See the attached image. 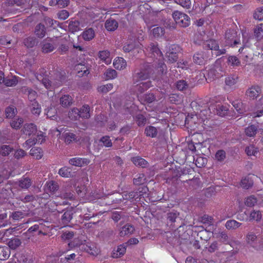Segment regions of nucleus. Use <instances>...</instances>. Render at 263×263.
<instances>
[{
    "instance_id": "obj_1",
    "label": "nucleus",
    "mask_w": 263,
    "mask_h": 263,
    "mask_svg": "<svg viewBox=\"0 0 263 263\" xmlns=\"http://www.w3.org/2000/svg\"><path fill=\"white\" fill-rule=\"evenodd\" d=\"M154 72V66L148 63L140 64L139 67L135 69L133 73V82L134 84L149 79Z\"/></svg>"
},
{
    "instance_id": "obj_2",
    "label": "nucleus",
    "mask_w": 263,
    "mask_h": 263,
    "mask_svg": "<svg viewBox=\"0 0 263 263\" xmlns=\"http://www.w3.org/2000/svg\"><path fill=\"white\" fill-rule=\"evenodd\" d=\"M172 16L176 22L181 27H186L190 24V18L185 13L179 11H175Z\"/></svg>"
},
{
    "instance_id": "obj_3",
    "label": "nucleus",
    "mask_w": 263,
    "mask_h": 263,
    "mask_svg": "<svg viewBox=\"0 0 263 263\" xmlns=\"http://www.w3.org/2000/svg\"><path fill=\"white\" fill-rule=\"evenodd\" d=\"M236 32L233 30H227L225 33L226 44L227 46H235L239 43L237 40L234 39Z\"/></svg>"
},
{
    "instance_id": "obj_4",
    "label": "nucleus",
    "mask_w": 263,
    "mask_h": 263,
    "mask_svg": "<svg viewBox=\"0 0 263 263\" xmlns=\"http://www.w3.org/2000/svg\"><path fill=\"white\" fill-rule=\"evenodd\" d=\"M41 46L42 51L44 53L51 52L55 48L51 39L44 40L41 43Z\"/></svg>"
},
{
    "instance_id": "obj_5",
    "label": "nucleus",
    "mask_w": 263,
    "mask_h": 263,
    "mask_svg": "<svg viewBox=\"0 0 263 263\" xmlns=\"http://www.w3.org/2000/svg\"><path fill=\"white\" fill-rule=\"evenodd\" d=\"M23 134L29 136H33L37 133V127L33 123L25 124L22 129Z\"/></svg>"
},
{
    "instance_id": "obj_6",
    "label": "nucleus",
    "mask_w": 263,
    "mask_h": 263,
    "mask_svg": "<svg viewBox=\"0 0 263 263\" xmlns=\"http://www.w3.org/2000/svg\"><path fill=\"white\" fill-rule=\"evenodd\" d=\"M208 52L201 51L196 53L193 57L194 62L197 64L201 65L204 63V62L208 58L207 55Z\"/></svg>"
},
{
    "instance_id": "obj_7",
    "label": "nucleus",
    "mask_w": 263,
    "mask_h": 263,
    "mask_svg": "<svg viewBox=\"0 0 263 263\" xmlns=\"http://www.w3.org/2000/svg\"><path fill=\"white\" fill-rule=\"evenodd\" d=\"M65 80V76L61 72L57 71L52 79L53 87H57L62 85Z\"/></svg>"
},
{
    "instance_id": "obj_8",
    "label": "nucleus",
    "mask_w": 263,
    "mask_h": 263,
    "mask_svg": "<svg viewBox=\"0 0 263 263\" xmlns=\"http://www.w3.org/2000/svg\"><path fill=\"white\" fill-rule=\"evenodd\" d=\"M261 92L260 88L258 86H252L246 91V95L251 99H255Z\"/></svg>"
},
{
    "instance_id": "obj_9",
    "label": "nucleus",
    "mask_w": 263,
    "mask_h": 263,
    "mask_svg": "<svg viewBox=\"0 0 263 263\" xmlns=\"http://www.w3.org/2000/svg\"><path fill=\"white\" fill-rule=\"evenodd\" d=\"M89 161L85 158H73L69 160V163L72 165L81 167L88 164Z\"/></svg>"
},
{
    "instance_id": "obj_10",
    "label": "nucleus",
    "mask_w": 263,
    "mask_h": 263,
    "mask_svg": "<svg viewBox=\"0 0 263 263\" xmlns=\"http://www.w3.org/2000/svg\"><path fill=\"white\" fill-rule=\"evenodd\" d=\"M34 34L39 38L44 37L46 34V29L45 25L42 23L38 24L35 27Z\"/></svg>"
},
{
    "instance_id": "obj_11",
    "label": "nucleus",
    "mask_w": 263,
    "mask_h": 263,
    "mask_svg": "<svg viewBox=\"0 0 263 263\" xmlns=\"http://www.w3.org/2000/svg\"><path fill=\"white\" fill-rule=\"evenodd\" d=\"M62 136L64 138V141L67 144H69L72 142H78V136L72 133H64Z\"/></svg>"
},
{
    "instance_id": "obj_12",
    "label": "nucleus",
    "mask_w": 263,
    "mask_h": 263,
    "mask_svg": "<svg viewBox=\"0 0 263 263\" xmlns=\"http://www.w3.org/2000/svg\"><path fill=\"white\" fill-rule=\"evenodd\" d=\"M73 99L71 97L68 95H65L62 96L60 99V103L62 107L67 108L72 105Z\"/></svg>"
},
{
    "instance_id": "obj_13",
    "label": "nucleus",
    "mask_w": 263,
    "mask_h": 263,
    "mask_svg": "<svg viewBox=\"0 0 263 263\" xmlns=\"http://www.w3.org/2000/svg\"><path fill=\"white\" fill-rule=\"evenodd\" d=\"M126 250V246L124 244L120 245L118 247L117 250H114L111 256L113 258L120 257L125 254Z\"/></svg>"
},
{
    "instance_id": "obj_14",
    "label": "nucleus",
    "mask_w": 263,
    "mask_h": 263,
    "mask_svg": "<svg viewBox=\"0 0 263 263\" xmlns=\"http://www.w3.org/2000/svg\"><path fill=\"white\" fill-rule=\"evenodd\" d=\"M139 99L143 104L151 103L156 100V97L153 93H149L141 96Z\"/></svg>"
},
{
    "instance_id": "obj_15",
    "label": "nucleus",
    "mask_w": 263,
    "mask_h": 263,
    "mask_svg": "<svg viewBox=\"0 0 263 263\" xmlns=\"http://www.w3.org/2000/svg\"><path fill=\"white\" fill-rule=\"evenodd\" d=\"M23 43L25 47L28 48H31L35 46L37 44V42L35 37L33 36H28L23 40Z\"/></svg>"
},
{
    "instance_id": "obj_16",
    "label": "nucleus",
    "mask_w": 263,
    "mask_h": 263,
    "mask_svg": "<svg viewBox=\"0 0 263 263\" xmlns=\"http://www.w3.org/2000/svg\"><path fill=\"white\" fill-rule=\"evenodd\" d=\"M148 49L154 57H162V53L158 47L157 44L153 43H151L148 46Z\"/></svg>"
},
{
    "instance_id": "obj_17",
    "label": "nucleus",
    "mask_w": 263,
    "mask_h": 263,
    "mask_svg": "<svg viewBox=\"0 0 263 263\" xmlns=\"http://www.w3.org/2000/svg\"><path fill=\"white\" fill-rule=\"evenodd\" d=\"M114 66L117 69H123L126 66V62L122 58H117L114 62Z\"/></svg>"
},
{
    "instance_id": "obj_18",
    "label": "nucleus",
    "mask_w": 263,
    "mask_h": 263,
    "mask_svg": "<svg viewBox=\"0 0 263 263\" xmlns=\"http://www.w3.org/2000/svg\"><path fill=\"white\" fill-rule=\"evenodd\" d=\"M18 186L23 189H28L31 185L32 182L29 177H24L20 180L18 182Z\"/></svg>"
},
{
    "instance_id": "obj_19",
    "label": "nucleus",
    "mask_w": 263,
    "mask_h": 263,
    "mask_svg": "<svg viewBox=\"0 0 263 263\" xmlns=\"http://www.w3.org/2000/svg\"><path fill=\"white\" fill-rule=\"evenodd\" d=\"M105 26L108 31H112L118 28V23L115 20L109 19L106 21Z\"/></svg>"
},
{
    "instance_id": "obj_20",
    "label": "nucleus",
    "mask_w": 263,
    "mask_h": 263,
    "mask_svg": "<svg viewBox=\"0 0 263 263\" xmlns=\"http://www.w3.org/2000/svg\"><path fill=\"white\" fill-rule=\"evenodd\" d=\"M144 134L147 137L155 138L158 134V129L154 126H148L145 129Z\"/></svg>"
},
{
    "instance_id": "obj_21",
    "label": "nucleus",
    "mask_w": 263,
    "mask_h": 263,
    "mask_svg": "<svg viewBox=\"0 0 263 263\" xmlns=\"http://www.w3.org/2000/svg\"><path fill=\"white\" fill-rule=\"evenodd\" d=\"M30 154L36 159H40L43 156V151L40 147H32L30 151Z\"/></svg>"
},
{
    "instance_id": "obj_22",
    "label": "nucleus",
    "mask_w": 263,
    "mask_h": 263,
    "mask_svg": "<svg viewBox=\"0 0 263 263\" xmlns=\"http://www.w3.org/2000/svg\"><path fill=\"white\" fill-rule=\"evenodd\" d=\"M82 249L92 255H96L98 254V249L93 244H84Z\"/></svg>"
},
{
    "instance_id": "obj_23",
    "label": "nucleus",
    "mask_w": 263,
    "mask_h": 263,
    "mask_svg": "<svg viewBox=\"0 0 263 263\" xmlns=\"http://www.w3.org/2000/svg\"><path fill=\"white\" fill-rule=\"evenodd\" d=\"M134 230L135 228L133 226L129 224H126L122 228L120 232V235L121 236H124L126 235L131 234L133 233Z\"/></svg>"
},
{
    "instance_id": "obj_24",
    "label": "nucleus",
    "mask_w": 263,
    "mask_h": 263,
    "mask_svg": "<svg viewBox=\"0 0 263 263\" xmlns=\"http://www.w3.org/2000/svg\"><path fill=\"white\" fill-rule=\"evenodd\" d=\"M80 111V118L88 119L90 117V107L88 105H83L80 109H79Z\"/></svg>"
},
{
    "instance_id": "obj_25",
    "label": "nucleus",
    "mask_w": 263,
    "mask_h": 263,
    "mask_svg": "<svg viewBox=\"0 0 263 263\" xmlns=\"http://www.w3.org/2000/svg\"><path fill=\"white\" fill-rule=\"evenodd\" d=\"M73 212L72 210H68L65 211L63 215L61 220L64 224H68L72 219Z\"/></svg>"
},
{
    "instance_id": "obj_26",
    "label": "nucleus",
    "mask_w": 263,
    "mask_h": 263,
    "mask_svg": "<svg viewBox=\"0 0 263 263\" xmlns=\"http://www.w3.org/2000/svg\"><path fill=\"white\" fill-rule=\"evenodd\" d=\"M132 162L136 166H141V167H146L148 166V162L144 159L140 157H133L132 159Z\"/></svg>"
},
{
    "instance_id": "obj_27",
    "label": "nucleus",
    "mask_w": 263,
    "mask_h": 263,
    "mask_svg": "<svg viewBox=\"0 0 263 263\" xmlns=\"http://www.w3.org/2000/svg\"><path fill=\"white\" fill-rule=\"evenodd\" d=\"M10 254V250L8 247L0 246V259L6 260L8 259Z\"/></svg>"
},
{
    "instance_id": "obj_28",
    "label": "nucleus",
    "mask_w": 263,
    "mask_h": 263,
    "mask_svg": "<svg viewBox=\"0 0 263 263\" xmlns=\"http://www.w3.org/2000/svg\"><path fill=\"white\" fill-rule=\"evenodd\" d=\"M208 75L213 77L214 79L218 78L223 76V73L220 67L215 66L214 68L209 71Z\"/></svg>"
},
{
    "instance_id": "obj_29",
    "label": "nucleus",
    "mask_w": 263,
    "mask_h": 263,
    "mask_svg": "<svg viewBox=\"0 0 263 263\" xmlns=\"http://www.w3.org/2000/svg\"><path fill=\"white\" fill-rule=\"evenodd\" d=\"M44 21L47 26H48L50 27H53V28H55V27L57 26L61 28H62V23H60L59 22L55 20H53V19L50 17H45L44 18Z\"/></svg>"
},
{
    "instance_id": "obj_30",
    "label": "nucleus",
    "mask_w": 263,
    "mask_h": 263,
    "mask_svg": "<svg viewBox=\"0 0 263 263\" xmlns=\"http://www.w3.org/2000/svg\"><path fill=\"white\" fill-rule=\"evenodd\" d=\"M156 68L158 72L161 75H163L166 73L167 67L163 60H159L158 61Z\"/></svg>"
},
{
    "instance_id": "obj_31",
    "label": "nucleus",
    "mask_w": 263,
    "mask_h": 263,
    "mask_svg": "<svg viewBox=\"0 0 263 263\" xmlns=\"http://www.w3.org/2000/svg\"><path fill=\"white\" fill-rule=\"evenodd\" d=\"M22 243L21 239L18 238H13L10 239L8 242L9 248L15 250Z\"/></svg>"
},
{
    "instance_id": "obj_32",
    "label": "nucleus",
    "mask_w": 263,
    "mask_h": 263,
    "mask_svg": "<svg viewBox=\"0 0 263 263\" xmlns=\"http://www.w3.org/2000/svg\"><path fill=\"white\" fill-rule=\"evenodd\" d=\"M216 112L218 115L221 117L225 116L228 114V109L227 107L221 104H218L216 106Z\"/></svg>"
},
{
    "instance_id": "obj_33",
    "label": "nucleus",
    "mask_w": 263,
    "mask_h": 263,
    "mask_svg": "<svg viewBox=\"0 0 263 263\" xmlns=\"http://www.w3.org/2000/svg\"><path fill=\"white\" fill-rule=\"evenodd\" d=\"M80 22L78 21H70L68 25V30L74 33L80 30Z\"/></svg>"
},
{
    "instance_id": "obj_34",
    "label": "nucleus",
    "mask_w": 263,
    "mask_h": 263,
    "mask_svg": "<svg viewBox=\"0 0 263 263\" xmlns=\"http://www.w3.org/2000/svg\"><path fill=\"white\" fill-rule=\"evenodd\" d=\"M82 36L85 40L90 41L94 37L95 31L92 28H88L83 32Z\"/></svg>"
},
{
    "instance_id": "obj_35",
    "label": "nucleus",
    "mask_w": 263,
    "mask_h": 263,
    "mask_svg": "<svg viewBox=\"0 0 263 263\" xmlns=\"http://www.w3.org/2000/svg\"><path fill=\"white\" fill-rule=\"evenodd\" d=\"M59 174L64 177H71L72 175L71 174V169L68 167H63L59 171Z\"/></svg>"
},
{
    "instance_id": "obj_36",
    "label": "nucleus",
    "mask_w": 263,
    "mask_h": 263,
    "mask_svg": "<svg viewBox=\"0 0 263 263\" xmlns=\"http://www.w3.org/2000/svg\"><path fill=\"white\" fill-rule=\"evenodd\" d=\"M80 111L77 108H72L68 112L69 118L72 120H77L80 118Z\"/></svg>"
},
{
    "instance_id": "obj_37",
    "label": "nucleus",
    "mask_w": 263,
    "mask_h": 263,
    "mask_svg": "<svg viewBox=\"0 0 263 263\" xmlns=\"http://www.w3.org/2000/svg\"><path fill=\"white\" fill-rule=\"evenodd\" d=\"M241 224V223H239L235 220H230L226 222L225 226L227 229L230 230L236 229L239 228Z\"/></svg>"
},
{
    "instance_id": "obj_38",
    "label": "nucleus",
    "mask_w": 263,
    "mask_h": 263,
    "mask_svg": "<svg viewBox=\"0 0 263 263\" xmlns=\"http://www.w3.org/2000/svg\"><path fill=\"white\" fill-rule=\"evenodd\" d=\"M204 47L211 50H216L218 49L219 45L215 40H210L205 43Z\"/></svg>"
},
{
    "instance_id": "obj_39",
    "label": "nucleus",
    "mask_w": 263,
    "mask_h": 263,
    "mask_svg": "<svg viewBox=\"0 0 263 263\" xmlns=\"http://www.w3.org/2000/svg\"><path fill=\"white\" fill-rule=\"evenodd\" d=\"M78 142L87 148L90 146L91 144L90 137L86 135L78 137Z\"/></svg>"
},
{
    "instance_id": "obj_40",
    "label": "nucleus",
    "mask_w": 263,
    "mask_h": 263,
    "mask_svg": "<svg viewBox=\"0 0 263 263\" xmlns=\"http://www.w3.org/2000/svg\"><path fill=\"white\" fill-rule=\"evenodd\" d=\"M12 151L13 148L10 145H3L0 147V154L3 156H8Z\"/></svg>"
},
{
    "instance_id": "obj_41",
    "label": "nucleus",
    "mask_w": 263,
    "mask_h": 263,
    "mask_svg": "<svg viewBox=\"0 0 263 263\" xmlns=\"http://www.w3.org/2000/svg\"><path fill=\"white\" fill-rule=\"evenodd\" d=\"M166 54L168 58V60L172 63L176 62L178 59V55L177 52L171 51V50H170L169 51H167Z\"/></svg>"
},
{
    "instance_id": "obj_42",
    "label": "nucleus",
    "mask_w": 263,
    "mask_h": 263,
    "mask_svg": "<svg viewBox=\"0 0 263 263\" xmlns=\"http://www.w3.org/2000/svg\"><path fill=\"white\" fill-rule=\"evenodd\" d=\"M253 184V181L249 178H245L241 181V186L245 189H248L252 187Z\"/></svg>"
},
{
    "instance_id": "obj_43",
    "label": "nucleus",
    "mask_w": 263,
    "mask_h": 263,
    "mask_svg": "<svg viewBox=\"0 0 263 263\" xmlns=\"http://www.w3.org/2000/svg\"><path fill=\"white\" fill-rule=\"evenodd\" d=\"M96 121L98 126H103L107 122V117L103 114H99L96 117Z\"/></svg>"
},
{
    "instance_id": "obj_44",
    "label": "nucleus",
    "mask_w": 263,
    "mask_h": 263,
    "mask_svg": "<svg viewBox=\"0 0 263 263\" xmlns=\"http://www.w3.org/2000/svg\"><path fill=\"white\" fill-rule=\"evenodd\" d=\"M257 130V127L255 125H252L246 128L245 133L248 136L253 137L256 135Z\"/></svg>"
},
{
    "instance_id": "obj_45",
    "label": "nucleus",
    "mask_w": 263,
    "mask_h": 263,
    "mask_svg": "<svg viewBox=\"0 0 263 263\" xmlns=\"http://www.w3.org/2000/svg\"><path fill=\"white\" fill-rule=\"evenodd\" d=\"M178 213L173 212L168 213L167 214V219L168 220V222H170L171 225H172L173 223L176 222V219L178 218Z\"/></svg>"
},
{
    "instance_id": "obj_46",
    "label": "nucleus",
    "mask_w": 263,
    "mask_h": 263,
    "mask_svg": "<svg viewBox=\"0 0 263 263\" xmlns=\"http://www.w3.org/2000/svg\"><path fill=\"white\" fill-rule=\"evenodd\" d=\"M233 105L236 110L239 114H243L245 111V109L243 108V104L240 101H235L233 102Z\"/></svg>"
},
{
    "instance_id": "obj_47",
    "label": "nucleus",
    "mask_w": 263,
    "mask_h": 263,
    "mask_svg": "<svg viewBox=\"0 0 263 263\" xmlns=\"http://www.w3.org/2000/svg\"><path fill=\"white\" fill-rule=\"evenodd\" d=\"M237 81V77L235 76H229L226 78V84L229 86L235 85Z\"/></svg>"
},
{
    "instance_id": "obj_48",
    "label": "nucleus",
    "mask_w": 263,
    "mask_h": 263,
    "mask_svg": "<svg viewBox=\"0 0 263 263\" xmlns=\"http://www.w3.org/2000/svg\"><path fill=\"white\" fill-rule=\"evenodd\" d=\"M197 120L198 118L196 115H188L185 119V124H187L190 127H192L193 125L196 123Z\"/></svg>"
},
{
    "instance_id": "obj_49",
    "label": "nucleus",
    "mask_w": 263,
    "mask_h": 263,
    "mask_svg": "<svg viewBox=\"0 0 263 263\" xmlns=\"http://www.w3.org/2000/svg\"><path fill=\"white\" fill-rule=\"evenodd\" d=\"M152 34L155 37H159L163 35L164 33V29L163 27H157L152 30Z\"/></svg>"
},
{
    "instance_id": "obj_50",
    "label": "nucleus",
    "mask_w": 263,
    "mask_h": 263,
    "mask_svg": "<svg viewBox=\"0 0 263 263\" xmlns=\"http://www.w3.org/2000/svg\"><path fill=\"white\" fill-rule=\"evenodd\" d=\"M106 79H112L117 77V72L113 69H108L105 72Z\"/></svg>"
},
{
    "instance_id": "obj_51",
    "label": "nucleus",
    "mask_w": 263,
    "mask_h": 263,
    "mask_svg": "<svg viewBox=\"0 0 263 263\" xmlns=\"http://www.w3.org/2000/svg\"><path fill=\"white\" fill-rule=\"evenodd\" d=\"M3 83L7 86L11 87L15 86L17 83V80L15 77H13L12 79H4Z\"/></svg>"
},
{
    "instance_id": "obj_52",
    "label": "nucleus",
    "mask_w": 263,
    "mask_h": 263,
    "mask_svg": "<svg viewBox=\"0 0 263 263\" xmlns=\"http://www.w3.org/2000/svg\"><path fill=\"white\" fill-rule=\"evenodd\" d=\"M176 2L185 9H192V5L191 0H177Z\"/></svg>"
},
{
    "instance_id": "obj_53",
    "label": "nucleus",
    "mask_w": 263,
    "mask_h": 263,
    "mask_svg": "<svg viewBox=\"0 0 263 263\" xmlns=\"http://www.w3.org/2000/svg\"><path fill=\"white\" fill-rule=\"evenodd\" d=\"M257 202V199L254 196L252 195L246 198L245 204L249 207L253 206Z\"/></svg>"
},
{
    "instance_id": "obj_54",
    "label": "nucleus",
    "mask_w": 263,
    "mask_h": 263,
    "mask_svg": "<svg viewBox=\"0 0 263 263\" xmlns=\"http://www.w3.org/2000/svg\"><path fill=\"white\" fill-rule=\"evenodd\" d=\"M149 84L148 82H142L137 85V91L140 93L144 92L148 87Z\"/></svg>"
},
{
    "instance_id": "obj_55",
    "label": "nucleus",
    "mask_w": 263,
    "mask_h": 263,
    "mask_svg": "<svg viewBox=\"0 0 263 263\" xmlns=\"http://www.w3.org/2000/svg\"><path fill=\"white\" fill-rule=\"evenodd\" d=\"M23 122V120L22 118H18L12 120L10 123L11 126L13 128L18 129L21 127L22 124Z\"/></svg>"
},
{
    "instance_id": "obj_56",
    "label": "nucleus",
    "mask_w": 263,
    "mask_h": 263,
    "mask_svg": "<svg viewBox=\"0 0 263 263\" xmlns=\"http://www.w3.org/2000/svg\"><path fill=\"white\" fill-rule=\"evenodd\" d=\"M136 120L137 123L138 124V126H143L144 125H145L146 124V118H145V117L143 115H142L141 114L137 115L136 116Z\"/></svg>"
},
{
    "instance_id": "obj_57",
    "label": "nucleus",
    "mask_w": 263,
    "mask_h": 263,
    "mask_svg": "<svg viewBox=\"0 0 263 263\" xmlns=\"http://www.w3.org/2000/svg\"><path fill=\"white\" fill-rule=\"evenodd\" d=\"M226 152L223 150H219L215 154V159L218 161H223L226 159Z\"/></svg>"
},
{
    "instance_id": "obj_58",
    "label": "nucleus",
    "mask_w": 263,
    "mask_h": 263,
    "mask_svg": "<svg viewBox=\"0 0 263 263\" xmlns=\"http://www.w3.org/2000/svg\"><path fill=\"white\" fill-rule=\"evenodd\" d=\"M47 187L48 190L52 193L58 191L59 189V185L58 183L52 181H50L47 183Z\"/></svg>"
},
{
    "instance_id": "obj_59",
    "label": "nucleus",
    "mask_w": 263,
    "mask_h": 263,
    "mask_svg": "<svg viewBox=\"0 0 263 263\" xmlns=\"http://www.w3.org/2000/svg\"><path fill=\"white\" fill-rule=\"evenodd\" d=\"M176 87L179 90H184L188 88V84L184 80H180L177 82Z\"/></svg>"
},
{
    "instance_id": "obj_60",
    "label": "nucleus",
    "mask_w": 263,
    "mask_h": 263,
    "mask_svg": "<svg viewBox=\"0 0 263 263\" xmlns=\"http://www.w3.org/2000/svg\"><path fill=\"white\" fill-rule=\"evenodd\" d=\"M250 218V219L251 220H255L256 221H259L261 218V212L259 211H254L251 213Z\"/></svg>"
},
{
    "instance_id": "obj_61",
    "label": "nucleus",
    "mask_w": 263,
    "mask_h": 263,
    "mask_svg": "<svg viewBox=\"0 0 263 263\" xmlns=\"http://www.w3.org/2000/svg\"><path fill=\"white\" fill-rule=\"evenodd\" d=\"M254 17L258 20H263V7L258 8L254 13Z\"/></svg>"
},
{
    "instance_id": "obj_62",
    "label": "nucleus",
    "mask_w": 263,
    "mask_h": 263,
    "mask_svg": "<svg viewBox=\"0 0 263 263\" xmlns=\"http://www.w3.org/2000/svg\"><path fill=\"white\" fill-rule=\"evenodd\" d=\"M254 35L257 40L259 41L262 39L263 29L261 27H258L254 30Z\"/></svg>"
},
{
    "instance_id": "obj_63",
    "label": "nucleus",
    "mask_w": 263,
    "mask_h": 263,
    "mask_svg": "<svg viewBox=\"0 0 263 263\" xmlns=\"http://www.w3.org/2000/svg\"><path fill=\"white\" fill-rule=\"evenodd\" d=\"M257 236L252 232L249 233L246 236V240L248 243L251 245L256 241Z\"/></svg>"
},
{
    "instance_id": "obj_64",
    "label": "nucleus",
    "mask_w": 263,
    "mask_h": 263,
    "mask_svg": "<svg viewBox=\"0 0 263 263\" xmlns=\"http://www.w3.org/2000/svg\"><path fill=\"white\" fill-rule=\"evenodd\" d=\"M98 56L102 60L106 61L110 57V52L108 50L100 51Z\"/></svg>"
}]
</instances>
